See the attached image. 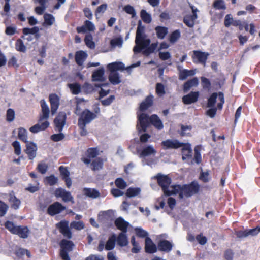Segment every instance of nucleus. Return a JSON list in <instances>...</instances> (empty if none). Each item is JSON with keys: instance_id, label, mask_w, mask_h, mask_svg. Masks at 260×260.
<instances>
[{"instance_id": "8", "label": "nucleus", "mask_w": 260, "mask_h": 260, "mask_svg": "<svg viewBox=\"0 0 260 260\" xmlns=\"http://www.w3.org/2000/svg\"><path fill=\"white\" fill-rule=\"evenodd\" d=\"M54 196L56 198H61L64 202H71L74 203V198L71 192L62 188H56L54 191Z\"/></svg>"}, {"instance_id": "15", "label": "nucleus", "mask_w": 260, "mask_h": 260, "mask_svg": "<svg viewBox=\"0 0 260 260\" xmlns=\"http://www.w3.org/2000/svg\"><path fill=\"white\" fill-rule=\"evenodd\" d=\"M182 158L183 160L190 159L192 157V150L190 144L187 143H183L182 146L181 147Z\"/></svg>"}, {"instance_id": "51", "label": "nucleus", "mask_w": 260, "mask_h": 260, "mask_svg": "<svg viewBox=\"0 0 260 260\" xmlns=\"http://www.w3.org/2000/svg\"><path fill=\"white\" fill-rule=\"evenodd\" d=\"M136 235L140 238L148 237V233L140 227H137L135 229Z\"/></svg>"}, {"instance_id": "46", "label": "nucleus", "mask_w": 260, "mask_h": 260, "mask_svg": "<svg viewBox=\"0 0 260 260\" xmlns=\"http://www.w3.org/2000/svg\"><path fill=\"white\" fill-rule=\"evenodd\" d=\"M85 44L90 49H94L95 47V43L93 41V37L91 34H87L84 38Z\"/></svg>"}, {"instance_id": "30", "label": "nucleus", "mask_w": 260, "mask_h": 260, "mask_svg": "<svg viewBox=\"0 0 260 260\" xmlns=\"http://www.w3.org/2000/svg\"><path fill=\"white\" fill-rule=\"evenodd\" d=\"M117 244L120 247H125L128 244L126 233H120L116 237Z\"/></svg>"}, {"instance_id": "33", "label": "nucleus", "mask_w": 260, "mask_h": 260, "mask_svg": "<svg viewBox=\"0 0 260 260\" xmlns=\"http://www.w3.org/2000/svg\"><path fill=\"white\" fill-rule=\"evenodd\" d=\"M116 241V235L113 234L109 237L105 244V249L109 251L113 250L115 248Z\"/></svg>"}, {"instance_id": "29", "label": "nucleus", "mask_w": 260, "mask_h": 260, "mask_svg": "<svg viewBox=\"0 0 260 260\" xmlns=\"http://www.w3.org/2000/svg\"><path fill=\"white\" fill-rule=\"evenodd\" d=\"M152 180L155 181L154 183H152L150 185L153 190H158L159 187L157 184L162 189V174L161 173H158L156 176L152 178Z\"/></svg>"}, {"instance_id": "11", "label": "nucleus", "mask_w": 260, "mask_h": 260, "mask_svg": "<svg viewBox=\"0 0 260 260\" xmlns=\"http://www.w3.org/2000/svg\"><path fill=\"white\" fill-rule=\"evenodd\" d=\"M37 150V145L34 142L29 141L26 143L24 152L28 155L29 159L33 160L36 157Z\"/></svg>"}, {"instance_id": "42", "label": "nucleus", "mask_w": 260, "mask_h": 260, "mask_svg": "<svg viewBox=\"0 0 260 260\" xmlns=\"http://www.w3.org/2000/svg\"><path fill=\"white\" fill-rule=\"evenodd\" d=\"M18 137L20 140L25 143L29 142V141L27 140V132L24 128L20 127L18 129Z\"/></svg>"}, {"instance_id": "58", "label": "nucleus", "mask_w": 260, "mask_h": 260, "mask_svg": "<svg viewBox=\"0 0 260 260\" xmlns=\"http://www.w3.org/2000/svg\"><path fill=\"white\" fill-rule=\"evenodd\" d=\"M213 7L216 9L225 10L226 9L224 2L223 0H216L213 3Z\"/></svg>"}, {"instance_id": "3", "label": "nucleus", "mask_w": 260, "mask_h": 260, "mask_svg": "<svg viewBox=\"0 0 260 260\" xmlns=\"http://www.w3.org/2000/svg\"><path fill=\"white\" fill-rule=\"evenodd\" d=\"M60 256L63 260H71L69 252L72 251L75 246L74 243L70 240L63 239L60 242Z\"/></svg>"}, {"instance_id": "34", "label": "nucleus", "mask_w": 260, "mask_h": 260, "mask_svg": "<svg viewBox=\"0 0 260 260\" xmlns=\"http://www.w3.org/2000/svg\"><path fill=\"white\" fill-rule=\"evenodd\" d=\"M141 189L140 187H129L126 190L125 195L128 198H133L140 194Z\"/></svg>"}, {"instance_id": "64", "label": "nucleus", "mask_w": 260, "mask_h": 260, "mask_svg": "<svg viewBox=\"0 0 260 260\" xmlns=\"http://www.w3.org/2000/svg\"><path fill=\"white\" fill-rule=\"evenodd\" d=\"M123 10L126 13L132 15V17L133 18L135 17L136 15L135 9L133 6L129 5L125 6Z\"/></svg>"}, {"instance_id": "44", "label": "nucleus", "mask_w": 260, "mask_h": 260, "mask_svg": "<svg viewBox=\"0 0 260 260\" xmlns=\"http://www.w3.org/2000/svg\"><path fill=\"white\" fill-rule=\"evenodd\" d=\"M44 25L51 26L55 22V17L51 14L45 13L44 15Z\"/></svg>"}, {"instance_id": "60", "label": "nucleus", "mask_w": 260, "mask_h": 260, "mask_svg": "<svg viewBox=\"0 0 260 260\" xmlns=\"http://www.w3.org/2000/svg\"><path fill=\"white\" fill-rule=\"evenodd\" d=\"M48 165L43 161L39 163L37 166L38 171L42 174H45L48 170Z\"/></svg>"}, {"instance_id": "39", "label": "nucleus", "mask_w": 260, "mask_h": 260, "mask_svg": "<svg viewBox=\"0 0 260 260\" xmlns=\"http://www.w3.org/2000/svg\"><path fill=\"white\" fill-rule=\"evenodd\" d=\"M39 28L38 26H34L32 28L25 27L22 29V32L25 35H28L29 34L35 35L36 38H38L39 37Z\"/></svg>"}, {"instance_id": "31", "label": "nucleus", "mask_w": 260, "mask_h": 260, "mask_svg": "<svg viewBox=\"0 0 260 260\" xmlns=\"http://www.w3.org/2000/svg\"><path fill=\"white\" fill-rule=\"evenodd\" d=\"M29 230L27 226H17L14 234L18 235L20 238L25 239L28 236Z\"/></svg>"}, {"instance_id": "5", "label": "nucleus", "mask_w": 260, "mask_h": 260, "mask_svg": "<svg viewBox=\"0 0 260 260\" xmlns=\"http://www.w3.org/2000/svg\"><path fill=\"white\" fill-rule=\"evenodd\" d=\"M69 221L63 220L56 224V228L58 229L59 232L68 239L72 237V234L69 226Z\"/></svg>"}, {"instance_id": "2", "label": "nucleus", "mask_w": 260, "mask_h": 260, "mask_svg": "<svg viewBox=\"0 0 260 260\" xmlns=\"http://www.w3.org/2000/svg\"><path fill=\"white\" fill-rule=\"evenodd\" d=\"M137 118V129L139 134L146 132L147 128L150 126H153L157 129H162V121L155 114L149 116L147 113H142L138 115Z\"/></svg>"}, {"instance_id": "56", "label": "nucleus", "mask_w": 260, "mask_h": 260, "mask_svg": "<svg viewBox=\"0 0 260 260\" xmlns=\"http://www.w3.org/2000/svg\"><path fill=\"white\" fill-rule=\"evenodd\" d=\"M71 228L75 229L77 230H81L85 228L84 224L83 221H73L70 224Z\"/></svg>"}, {"instance_id": "20", "label": "nucleus", "mask_w": 260, "mask_h": 260, "mask_svg": "<svg viewBox=\"0 0 260 260\" xmlns=\"http://www.w3.org/2000/svg\"><path fill=\"white\" fill-rule=\"evenodd\" d=\"M153 95L152 94L147 96L140 104L139 107L140 111L142 112L145 111L152 106L153 104Z\"/></svg>"}, {"instance_id": "38", "label": "nucleus", "mask_w": 260, "mask_h": 260, "mask_svg": "<svg viewBox=\"0 0 260 260\" xmlns=\"http://www.w3.org/2000/svg\"><path fill=\"white\" fill-rule=\"evenodd\" d=\"M109 80L113 85H117L121 82L119 74L118 72H110L109 75Z\"/></svg>"}, {"instance_id": "62", "label": "nucleus", "mask_w": 260, "mask_h": 260, "mask_svg": "<svg viewBox=\"0 0 260 260\" xmlns=\"http://www.w3.org/2000/svg\"><path fill=\"white\" fill-rule=\"evenodd\" d=\"M123 43V40L121 38H116L110 41V44L112 47H121Z\"/></svg>"}, {"instance_id": "40", "label": "nucleus", "mask_w": 260, "mask_h": 260, "mask_svg": "<svg viewBox=\"0 0 260 260\" xmlns=\"http://www.w3.org/2000/svg\"><path fill=\"white\" fill-rule=\"evenodd\" d=\"M158 46V42L153 43L146 48L143 50L142 53L145 56H149L150 54L154 53Z\"/></svg>"}, {"instance_id": "19", "label": "nucleus", "mask_w": 260, "mask_h": 260, "mask_svg": "<svg viewBox=\"0 0 260 260\" xmlns=\"http://www.w3.org/2000/svg\"><path fill=\"white\" fill-rule=\"evenodd\" d=\"M105 70L103 67H101L95 70L92 74V80L93 81L104 82L106 80L104 77Z\"/></svg>"}, {"instance_id": "49", "label": "nucleus", "mask_w": 260, "mask_h": 260, "mask_svg": "<svg viewBox=\"0 0 260 260\" xmlns=\"http://www.w3.org/2000/svg\"><path fill=\"white\" fill-rule=\"evenodd\" d=\"M9 201L11 204V207L15 210L19 209L21 202L15 196H11L10 197Z\"/></svg>"}, {"instance_id": "1", "label": "nucleus", "mask_w": 260, "mask_h": 260, "mask_svg": "<svg viewBox=\"0 0 260 260\" xmlns=\"http://www.w3.org/2000/svg\"><path fill=\"white\" fill-rule=\"evenodd\" d=\"M200 188V185L196 181L188 184L172 185L170 190L164 185V194L167 196L178 194L179 199H182L184 196L188 198L198 193Z\"/></svg>"}, {"instance_id": "61", "label": "nucleus", "mask_w": 260, "mask_h": 260, "mask_svg": "<svg viewBox=\"0 0 260 260\" xmlns=\"http://www.w3.org/2000/svg\"><path fill=\"white\" fill-rule=\"evenodd\" d=\"M5 228L12 234H14L17 226H15L14 223L10 221H7L5 223Z\"/></svg>"}, {"instance_id": "54", "label": "nucleus", "mask_w": 260, "mask_h": 260, "mask_svg": "<svg viewBox=\"0 0 260 260\" xmlns=\"http://www.w3.org/2000/svg\"><path fill=\"white\" fill-rule=\"evenodd\" d=\"M45 180L47 183L50 186L55 185L58 181V178L53 174H51L49 176L46 177Z\"/></svg>"}, {"instance_id": "53", "label": "nucleus", "mask_w": 260, "mask_h": 260, "mask_svg": "<svg viewBox=\"0 0 260 260\" xmlns=\"http://www.w3.org/2000/svg\"><path fill=\"white\" fill-rule=\"evenodd\" d=\"M115 185L120 189H124L127 186L126 182L122 178H117L115 181Z\"/></svg>"}, {"instance_id": "13", "label": "nucleus", "mask_w": 260, "mask_h": 260, "mask_svg": "<svg viewBox=\"0 0 260 260\" xmlns=\"http://www.w3.org/2000/svg\"><path fill=\"white\" fill-rule=\"evenodd\" d=\"M96 117V115L95 113L92 112L89 109H86L82 111L81 116L79 118L78 121L89 124Z\"/></svg>"}, {"instance_id": "55", "label": "nucleus", "mask_w": 260, "mask_h": 260, "mask_svg": "<svg viewBox=\"0 0 260 260\" xmlns=\"http://www.w3.org/2000/svg\"><path fill=\"white\" fill-rule=\"evenodd\" d=\"M15 117V113L13 109L9 108L7 110L6 112V120L9 122H12Z\"/></svg>"}, {"instance_id": "27", "label": "nucleus", "mask_w": 260, "mask_h": 260, "mask_svg": "<svg viewBox=\"0 0 260 260\" xmlns=\"http://www.w3.org/2000/svg\"><path fill=\"white\" fill-rule=\"evenodd\" d=\"M49 124L50 123L48 121H45L41 124L37 123L33 125L29 128V131L32 133H37L40 131H44L47 129L49 127Z\"/></svg>"}, {"instance_id": "14", "label": "nucleus", "mask_w": 260, "mask_h": 260, "mask_svg": "<svg viewBox=\"0 0 260 260\" xmlns=\"http://www.w3.org/2000/svg\"><path fill=\"white\" fill-rule=\"evenodd\" d=\"M200 96L199 91H191L182 98V102L185 105H190L198 101Z\"/></svg>"}, {"instance_id": "6", "label": "nucleus", "mask_w": 260, "mask_h": 260, "mask_svg": "<svg viewBox=\"0 0 260 260\" xmlns=\"http://www.w3.org/2000/svg\"><path fill=\"white\" fill-rule=\"evenodd\" d=\"M190 8L192 10V14L186 15L183 18V21L187 26L192 28L194 25L195 20L198 18L197 12L199 11L193 6H190Z\"/></svg>"}, {"instance_id": "10", "label": "nucleus", "mask_w": 260, "mask_h": 260, "mask_svg": "<svg viewBox=\"0 0 260 260\" xmlns=\"http://www.w3.org/2000/svg\"><path fill=\"white\" fill-rule=\"evenodd\" d=\"M66 207L62 205L60 203L55 202L48 207L47 213L53 216L61 213L62 211L66 210Z\"/></svg>"}, {"instance_id": "37", "label": "nucleus", "mask_w": 260, "mask_h": 260, "mask_svg": "<svg viewBox=\"0 0 260 260\" xmlns=\"http://www.w3.org/2000/svg\"><path fill=\"white\" fill-rule=\"evenodd\" d=\"M40 4V6L35 8V12L39 15H42L46 8V4L48 2L47 0H35Z\"/></svg>"}, {"instance_id": "36", "label": "nucleus", "mask_w": 260, "mask_h": 260, "mask_svg": "<svg viewBox=\"0 0 260 260\" xmlns=\"http://www.w3.org/2000/svg\"><path fill=\"white\" fill-rule=\"evenodd\" d=\"M195 72L194 70L183 69L179 72V79L180 80H184L188 77L193 76Z\"/></svg>"}, {"instance_id": "4", "label": "nucleus", "mask_w": 260, "mask_h": 260, "mask_svg": "<svg viewBox=\"0 0 260 260\" xmlns=\"http://www.w3.org/2000/svg\"><path fill=\"white\" fill-rule=\"evenodd\" d=\"M192 52L191 58L193 62L195 64H201L205 67L209 56V53L200 50H194Z\"/></svg>"}, {"instance_id": "21", "label": "nucleus", "mask_w": 260, "mask_h": 260, "mask_svg": "<svg viewBox=\"0 0 260 260\" xmlns=\"http://www.w3.org/2000/svg\"><path fill=\"white\" fill-rule=\"evenodd\" d=\"M107 69L110 72H117L118 71H123L125 67L124 64L121 61H115L107 65Z\"/></svg>"}, {"instance_id": "28", "label": "nucleus", "mask_w": 260, "mask_h": 260, "mask_svg": "<svg viewBox=\"0 0 260 260\" xmlns=\"http://www.w3.org/2000/svg\"><path fill=\"white\" fill-rule=\"evenodd\" d=\"M145 26L142 25L141 20H139L138 23V27L136 31L135 42H138L139 39L142 40L145 37H147L144 33Z\"/></svg>"}, {"instance_id": "32", "label": "nucleus", "mask_w": 260, "mask_h": 260, "mask_svg": "<svg viewBox=\"0 0 260 260\" xmlns=\"http://www.w3.org/2000/svg\"><path fill=\"white\" fill-rule=\"evenodd\" d=\"M181 37V32L179 29L175 30L168 36V41L170 44L173 45L177 42Z\"/></svg>"}, {"instance_id": "63", "label": "nucleus", "mask_w": 260, "mask_h": 260, "mask_svg": "<svg viewBox=\"0 0 260 260\" xmlns=\"http://www.w3.org/2000/svg\"><path fill=\"white\" fill-rule=\"evenodd\" d=\"M8 206L0 200V217L4 216L8 210Z\"/></svg>"}, {"instance_id": "48", "label": "nucleus", "mask_w": 260, "mask_h": 260, "mask_svg": "<svg viewBox=\"0 0 260 260\" xmlns=\"http://www.w3.org/2000/svg\"><path fill=\"white\" fill-rule=\"evenodd\" d=\"M16 49L19 52L25 53L26 51V47L21 39L17 40L15 43Z\"/></svg>"}, {"instance_id": "24", "label": "nucleus", "mask_w": 260, "mask_h": 260, "mask_svg": "<svg viewBox=\"0 0 260 260\" xmlns=\"http://www.w3.org/2000/svg\"><path fill=\"white\" fill-rule=\"evenodd\" d=\"M199 84V80L197 77H194L185 82L183 85V91L186 93L193 87H197Z\"/></svg>"}, {"instance_id": "41", "label": "nucleus", "mask_w": 260, "mask_h": 260, "mask_svg": "<svg viewBox=\"0 0 260 260\" xmlns=\"http://www.w3.org/2000/svg\"><path fill=\"white\" fill-rule=\"evenodd\" d=\"M68 87L70 89L72 94L74 95H77L81 92V85L78 83L68 84Z\"/></svg>"}, {"instance_id": "52", "label": "nucleus", "mask_w": 260, "mask_h": 260, "mask_svg": "<svg viewBox=\"0 0 260 260\" xmlns=\"http://www.w3.org/2000/svg\"><path fill=\"white\" fill-rule=\"evenodd\" d=\"M87 124L86 123L78 121V125L80 129L79 134L81 136H86L88 134L86 129Z\"/></svg>"}, {"instance_id": "17", "label": "nucleus", "mask_w": 260, "mask_h": 260, "mask_svg": "<svg viewBox=\"0 0 260 260\" xmlns=\"http://www.w3.org/2000/svg\"><path fill=\"white\" fill-rule=\"evenodd\" d=\"M260 232V226H257L256 228L249 230H240L236 232V235L238 238H244L249 235H255Z\"/></svg>"}, {"instance_id": "22", "label": "nucleus", "mask_w": 260, "mask_h": 260, "mask_svg": "<svg viewBox=\"0 0 260 260\" xmlns=\"http://www.w3.org/2000/svg\"><path fill=\"white\" fill-rule=\"evenodd\" d=\"M183 143L177 140H167L164 141V149H178L182 146Z\"/></svg>"}, {"instance_id": "12", "label": "nucleus", "mask_w": 260, "mask_h": 260, "mask_svg": "<svg viewBox=\"0 0 260 260\" xmlns=\"http://www.w3.org/2000/svg\"><path fill=\"white\" fill-rule=\"evenodd\" d=\"M155 150L151 145L145 146L142 149L137 148V154L140 158H144L151 155H155Z\"/></svg>"}, {"instance_id": "7", "label": "nucleus", "mask_w": 260, "mask_h": 260, "mask_svg": "<svg viewBox=\"0 0 260 260\" xmlns=\"http://www.w3.org/2000/svg\"><path fill=\"white\" fill-rule=\"evenodd\" d=\"M67 115L65 112H60L54 120L55 126V131L58 132L62 131L66 124Z\"/></svg>"}, {"instance_id": "9", "label": "nucleus", "mask_w": 260, "mask_h": 260, "mask_svg": "<svg viewBox=\"0 0 260 260\" xmlns=\"http://www.w3.org/2000/svg\"><path fill=\"white\" fill-rule=\"evenodd\" d=\"M146 37H145L144 39L142 40L139 39L137 42H135L136 45L133 48V51L135 54L142 52L145 48H146L150 45V39L146 38Z\"/></svg>"}, {"instance_id": "26", "label": "nucleus", "mask_w": 260, "mask_h": 260, "mask_svg": "<svg viewBox=\"0 0 260 260\" xmlns=\"http://www.w3.org/2000/svg\"><path fill=\"white\" fill-rule=\"evenodd\" d=\"M42 108V115H41L39 121H41L44 119H47L49 116V108L44 100H42L40 102Z\"/></svg>"}, {"instance_id": "35", "label": "nucleus", "mask_w": 260, "mask_h": 260, "mask_svg": "<svg viewBox=\"0 0 260 260\" xmlns=\"http://www.w3.org/2000/svg\"><path fill=\"white\" fill-rule=\"evenodd\" d=\"M84 194L87 197L95 199L100 197V193L96 189H91L90 188H84L83 189Z\"/></svg>"}, {"instance_id": "43", "label": "nucleus", "mask_w": 260, "mask_h": 260, "mask_svg": "<svg viewBox=\"0 0 260 260\" xmlns=\"http://www.w3.org/2000/svg\"><path fill=\"white\" fill-rule=\"evenodd\" d=\"M200 79L203 89L210 90L211 89V83L210 80L205 77H201Z\"/></svg>"}, {"instance_id": "18", "label": "nucleus", "mask_w": 260, "mask_h": 260, "mask_svg": "<svg viewBox=\"0 0 260 260\" xmlns=\"http://www.w3.org/2000/svg\"><path fill=\"white\" fill-rule=\"evenodd\" d=\"M114 224L116 228L120 230V233H127V228L129 225L128 222L125 221L122 217H119L116 219Z\"/></svg>"}, {"instance_id": "23", "label": "nucleus", "mask_w": 260, "mask_h": 260, "mask_svg": "<svg viewBox=\"0 0 260 260\" xmlns=\"http://www.w3.org/2000/svg\"><path fill=\"white\" fill-rule=\"evenodd\" d=\"M145 251L146 253L150 254L154 253L157 251L156 245L149 237L145 239Z\"/></svg>"}, {"instance_id": "47", "label": "nucleus", "mask_w": 260, "mask_h": 260, "mask_svg": "<svg viewBox=\"0 0 260 260\" xmlns=\"http://www.w3.org/2000/svg\"><path fill=\"white\" fill-rule=\"evenodd\" d=\"M140 16L142 20L146 23H150L152 21L151 15L144 9L141 11Z\"/></svg>"}, {"instance_id": "50", "label": "nucleus", "mask_w": 260, "mask_h": 260, "mask_svg": "<svg viewBox=\"0 0 260 260\" xmlns=\"http://www.w3.org/2000/svg\"><path fill=\"white\" fill-rule=\"evenodd\" d=\"M218 94L216 92L213 93L208 100V107H214L216 102V99Z\"/></svg>"}, {"instance_id": "57", "label": "nucleus", "mask_w": 260, "mask_h": 260, "mask_svg": "<svg viewBox=\"0 0 260 260\" xmlns=\"http://www.w3.org/2000/svg\"><path fill=\"white\" fill-rule=\"evenodd\" d=\"M12 145L14 147L15 154L17 155H20L21 153V147L20 142L17 140H15L12 143Z\"/></svg>"}, {"instance_id": "16", "label": "nucleus", "mask_w": 260, "mask_h": 260, "mask_svg": "<svg viewBox=\"0 0 260 260\" xmlns=\"http://www.w3.org/2000/svg\"><path fill=\"white\" fill-rule=\"evenodd\" d=\"M49 99L51 105V112L52 115H54L59 106V98L56 94L52 93L49 95Z\"/></svg>"}, {"instance_id": "59", "label": "nucleus", "mask_w": 260, "mask_h": 260, "mask_svg": "<svg viewBox=\"0 0 260 260\" xmlns=\"http://www.w3.org/2000/svg\"><path fill=\"white\" fill-rule=\"evenodd\" d=\"M191 126L190 125H181V131L180 134L181 136H190V132H187V131H190Z\"/></svg>"}, {"instance_id": "45", "label": "nucleus", "mask_w": 260, "mask_h": 260, "mask_svg": "<svg viewBox=\"0 0 260 260\" xmlns=\"http://www.w3.org/2000/svg\"><path fill=\"white\" fill-rule=\"evenodd\" d=\"M92 169L93 171L100 170L103 168V161L100 158H98L91 162Z\"/></svg>"}, {"instance_id": "25", "label": "nucleus", "mask_w": 260, "mask_h": 260, "mask_svg": "<svg viewBox=\"0 0 260 260\" xmlns=\"http://www.w3.org/2000/svg\"><path fill=\"white\" fill-rule=\"evenodd\" d=\"M87 56L88 54L84 51L80 50L77 51L75 55L76 63L79 66L83 65Z\"/></svg>"}]
</instances>
